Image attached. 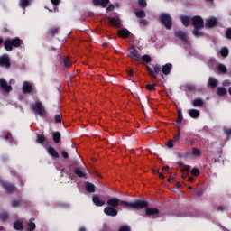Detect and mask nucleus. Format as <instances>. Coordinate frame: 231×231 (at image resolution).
Here are the masks:
<instances>
[{
	"mask_svg": "<svg viewBox=\"0 0 231 231\" xmlns=\"http://www.w3.org/2000/svg\"><path fill=\"white\" fill-rule=\"evenodd\" d=\"M60 122H62V117L60 116V115H56L55 116V124H60Z\"/></svg>",
	"mask_w": 231,
	"mask_h": 231,
	"instance_id": "49530a36",
	"label": "nucleus"
},
{
	"mask_svg": "<svg viewBox=\"0 0 231 231\" xmlns=\"http://www.w3.org/2000/svg\"><path fill=\"white\" fill-rule=\"evenodd\" d=\"M175 37H178V39H180V41L184 44H189V40L187 39V32L181 30L175 31Z\"/></svg>",
	"mask_w": 231,
	"mask_h": 231,
	"instance_id": "6e6552de",
	"label": "nucleus"
},
{
	"mask_svg": "<svg viewBox=\"0 0 231 231\" xmlns=\"http://www.w3.org/2000/svg\"><path fill=\"white\" fill-rule=\"evenodd\" d=\"M22 90L23 95H33V93H36L35 87L32 86V83L29 81H23Z\"/></svg>",
	"mask_w": 231,
	"mask_h": 231,
	"instance_id": "0eeeda50",
	"label": "nucleus"
},
{
	"mask_svg": "<svg viewBox=\"0 0 231 231\" xmlns=\"http://www.w3.org/2000/svg\"><path fill=\"white\" fill-rule=\"evenodd\" d=\"M217 68L221 71V73H226V67L225 65L218 64Z\"/></svg>",
	"mask_w": 231,
	"mask_h": 231,
	"instance_id": "79ce46f5",
	"label": "nucleus"
},
{
	"mask_svg": "<svg viewBox=\"0 0 231 231\" xmlns=\"http://www.w3.org/2000/svg\"><path fill=\"white\" fill-rule=\"evenodd\" d=\"M6 219H8V213L6 211L0 213V221H6Z\"/></svg>",
	"mask_w": 231,
	"mask_h": 231,
	"instance_id": "c9c22d12",
	"label": "nucleus"
},
{
	"mask_svg": "<svg viewBox=\"0 0 231 231\" xmlns=\"http://www.w3.org/2000/svg\"><path fill=\"white\" fill-rule=\"evenodd\" d=\"M63 158H68L69 155L68 154V152H62Z\"/></svg>",
	"mask_w": 231,
	"mask_h": 231,
	"instance_id": "69168bd1",
	"label": "nucleus"
},
{
	"mask_svg": "<svg viewBox=\"0 0 231 231\" xmlns=\"http://www.w3.org/2000/svg\"><path fill=\"white\" fill-rule=\"evenodd\" d=\"M174 141H172V140H170V141H168V143H167V147H168V149H172V147H174V144L172 143Z\"/></svg>",
	"mask_w": 231,
	"mask_h": 231,
	"instance_id": "3c124183",
	"label": "nucleus"
},
{
	"mask_svg": "<svg viewBox=\"0 0 231 231\" xmlns=\"http://www.w3.org/2000/svg\"><path fill=\"white\" fill-rule=\"evenodd\" d=\"M159 21L166 30H172V17L169 13H162L159 15Z\"/></svg>",
	"mask_w": 231,
	"mask_h": 231,
	"instance_id": "39448f33",
	"label": "nucleus"
},
{
	"mask_svg": "<svg viewBox=\"0 0 231 231\" xmlns=\"http://www.w3.org/2000/svg\"><path fill=\"white\" fill-rule=\"evenodd\" d=\"M138 6L140 8H147V1H145V0H138Z\"/></svg>",
	"mask_w": 231,
	"mask_h": 231,
	"instance_id": "4c0bfd02",
	"label": "nucleus"
},
{
	"mask_svg": "<svg viewBox=\"0 0 231 231\" xmlns=\"http://www.w3.org/2000/svg\"><path fill=\"white\" fill-rule=\"evenodd\" d=\"M146 89H148V91H154L156 88H154V85L148 84Z\"/></svg>",
	"mask_w": 231,
	"mask_h": 231,
	"instance_id": "8fccbe9b",
	"label": "nucleus"
},
{
	"mask_svg": "<svg viewBox=\"0 0 231 231\" xmlns=\"http://www.w3.org/2000/svg\"><path fill=\"white\" fill-rule=\"evenodd\" d=\"M101 0H93V4L95 6H98V5H100Z\"/></svg>",
	"mask_w": 231,
	"mask_h": 231,
	"instance_id": "e2e57ef3",
	"label": "nucleus"
},
{
	"mask_svg": "<svg viewBox=\"0 0 231 231\" xmlns=\"http://www.w3.org/2000/svg\"><path fill=\"white\" fill-rule=\"evenodd\" d=\"M143 208H146V216H158L160 214V210L156 208H149V203L147 202V206Z\"/></svg>",
	"mask_w": 231,
	"mask_h": 231,
	"instance_id": "ddd939ff",
	"label": "nucleus"
},
{
	"mask_svg": "<svg viewBox=\"0 0 231 231\" xmlns=\"http://www.w3.org/2000/svg\"><path fill=\"white\" fill-rule=\"evenodd\" d=\"M86 190L90 193L95 192V185L91 182H86Z\"/></svg>",
	"mask_w": 231,
	"mask_h": 231,
	"instance_id": "bb28decb",
	"label": "nucleus"
},
{
	"mask_svg": "<svg viewBox=\"0 0 231 231\" xmlns=\"http://www.w3.org/2000/svg\"><path fill=\"white\" fill-rule=\"evenodd\" d=\"M226 39L231 40V28H227L226 31Z\"/></svg>",
	"mask_w": 231,
	"mask_h": 231,
	"instance_id": "09e8293b",
	"label": "nucleus"
},
{
	"mask_svg": "<svg viewBox=\"0 0 231 231\" xmlns=\"http://www.w3.org/2000/svg\"><path fill=\"white\" fill-rule=\"evenodd\" d=\"M180 21H181L183 26L188 28V26L190 23V17L183 15V16L180 17Z\"/></svg>",
	"mask_w": 231,
	"mask_h": 231,
	"instance_id": "412c9836",
	"label": "nucleus"
},
{
	"mask_svg": "<svg viewBox=\"0 0 231 231\" xmlns=\"http://www.w3.org/2000/svg\"><path fill=\"white\" fill-rule=\"evenodd\" d=\"M23 44V40L21 38L16 37L14 39H7L4 42V46L6 51H12L14 48H19Z\"/></svg>",
	"mask_w": 231,
	"mask_h": 231,
	"instance_id": "20e7f679",
	"label": "nucleus"
},
{
	"mask_svg": "<svg viewBox=\"0 0 231 231\" xmlns=\"http://www.w3.org/2000/svg\"><path fill=\"white\" fill-rule=\"evenodd\" d=\"M128 57H133L134 59H140V53L138 52L134 45H132L129 48Z\"/></svg>",
	"mask_w": 231,
	"mask_h": 231,
	"instance_id": "2eb2a0df",
	"label": "nucleus"
},
{
	"mask_svg": "<svg viewBox=\"0 0 231 231\" xmlns=\"http://www.w3.org/2000/svg\"><path fill=\"white\" fill-rule=\"evenodd\" d=\"M191 21L194 28L192 31L194 37H205V32H199L200 30H203V28H205V22L203 21V18L199 15H196L191 18Z\"/></svg>",
	"mask_w": 231,
	"mask_h": 231,
	"instance_id": "f03ea898",
	"label": "nucleus"
},
{
	"mask_svg": "<svg viewBox=\"0 0 231 231\" xmlns=\"http://www.w3.org/2000/svg\"><path fill=\"white\" fill-rule=\"evenodd\" d=\"M218 84L217 79H214V78H209L208 79V86H210V88H217Z\"/></svg>",
	"mask_w": 231,
	"mask_h": 231,
	"instance_id": "cd10ccee",
	"label": "nucleus"
},
{
	"mask_svg": "<svg viewBox=\"0 0 231 231\" xmlns=\"http://www.w3.org/2000/svg\"><path fill=\"white\" fill-rule=\"evenodd\" d=\"M205 102L201 98H196L193 101V107H201Z\"/></svg>",
	"mask_w": 231,
	"mask_h": 231,
	"instance_id": "393cba45",
	"label": "nucleus"
},
{
	"mask_svg": "<svg viewBox=\"0 0 231 231\" xmlns=\"http://www.w3.org/2000/svg\"><path fill=\"white\" fill-rule=\"evenodd\" d=\"M104 214H106V216H110L111 217H116V216H118V210H116V208L107 206L104 208Z\"/></svg>",
	"mask_w": 231,
	"mask_h": 231,
	"instance_id": "1a4fd4ad",
	"label": "nucleus"
},
{
	"mask_svg": "<svg viewBox=\"0 0 231 231\" xmlns=\"http://www.w3.org/2000/svg\"><path fill=\"white\" fill-rule=\"evenodd\" d=\"M53 142L55 143H59V142H60V132H54L53 133Z\"/></svg>",
	"mask_w": 231,
	"mask_h": 231,
	"instance_id": "2f4dec72",
	"label": "nucleus"
},
{
	"mask_svg": "<svg viewBox=\"0 0 231 231\" xmlns=\"http://www.w3.org/2000/svg\"><path fill=\"white\" fill-rule=\"evenodd\" d=\"M191 174L192 176H199V170H198V168H193L191 170Z\"/></svg>",
	"mask_w": 231,
	"mask_h": 231,
	"instance_id": "c03bdc74",
	"label": "nucleus"
},
{
	"mask_svg": "<svg viewBox=\"0 0 231 231\" xmlns=\"http://www.w3.org/2000/svg\"><path fill=\"white\" fill-rule=\"evenodd\" d=\"M108 207L117 208L119 205L121 207H131L132 208H135L136 210H140L144 207H147V201L145 200H136L135 202H127L125 200H120L117 198L109 199L106 201Z\"/></svg>",
	"mask_w": 231,
	"mask_h": 231,
	"instance_id": "f257e3e1",
	"label": "nucleus"
},
{
	"mask_svg": "<svg viewBox=\"0 0 231 231\" xmlns=\"http://www.w3.org/2000/svg\"><path fill=\"white\" fill-rule=\"evenodd\" d=\"M3 32H4V33H8V32H10V31H9L8 28L5 27V28L3 29Z\"/></svg>",
	"mask_w": 231,
	"mask_h": 231,
	"instance_id": "774afa93",
	"label": "nucleus"
},
{
	"mask_svg": "<svg viewBox=\"0 0 231 231\" xmlns=\"http://www.w3.org/2000/svg\"><path fill=\"white\" fill-rule=\"evenodd\" d=\"M0 59H10V57L8 56V54H3L2 56H0Z\"/></svg>",
	"mask_w": 231,
	"mask_h": 231,
	"instance_id": "338daca9",
	"label": "nucleus"
},
{
	"mask_svg": "<svg viewBox=\"0 0 231 231\" xmlns=\"http://www.w3.org/2000/svg\"><path fill=\"white\" fill-rule=\"evenodd\" d=\"M75 174L78 175L79 178H84L85 180L88 178V175L86 174V172H84V171H82V169L80 168H76L74 170Z\"/></svg>",
	"mask_w": 231,
	"mask_h": 231,
	"instance_id": "aec40b11",
	"label": "nucleus"
},
{
	"mask_svg": "<svg viewBox=\"0 0 231 231\" xmlns=\"http://www.w3.org/2000/svg\"><path fill=\"white\" fill-rule=\"evenodd\" d=\"M0 66L2 68H10V60L9 59H0Z\"/></svg>",
	"mask_w": 231,
	"mask_h": 231,
	"instance_id": "5701e85b",
	"label": "nucleus"
},
{
	"mask_svg": "<svg viewBox=\"0 0 231 231\" xmlns=\"http://www.w3.org/2000/svg\"><path fill=\"white\" fill-rule=\"evenodd\" d=\"M2 186L5 189L8 194H11L13 190H15V186L10 182H2Z\"/></svg>",
	"mask_w": 231,
	"mask_h": 231,
	"instance_id": "f3484780",
	"label": "nucleus"
},
{
	"mask_svg": "<svg viewBox=\"0 0 231 231\" xmlns=\"http://www.w3.org/2000/svg\"><path fill=\"white\" fill-rule=\"evenodd\" d=\"M215 26H217V18L212 17L206 21L205 28H207V30H210V28H215Z\"/></svg>",
	"mask_w": 231,
	"mask_h": 231,
	"instance_id": "9b49d317",
	"label": "nucleus"
},
{
	"mask_svg": "<svg viewBox=\"0 0 231 231\" xmlns=\"http://www.w3.org/2000/svg\"><path fill=\"white\" fill-rule=\"evenodd\" d=\"M118 231H131V227L129 226H123Z\"/></svg>",
	"mask_w": 231,
	"mask_h": 231,
	"instance_id": "de8ad7c7",
	"label": "nucleus"
},
{
	"mask_svg": "<svg viewBox=\"0 0 231 231\" xmlns=\"http://www.w3.org/2000/svg\"><path fill=\"white\" fill-rule=\"evenodd\" d=\"M109 5V0H101L100 5H102L103 8H106Z\"/></svg>",
	"mask_w": 231,
	"mask_h": 231,
	"instance_id": "a18cd8bd",
	"label": "nucleus"
},
{
	"mask_svg": "<svg viewBox=\"0 0 231 231\" xmlns=\"http://www.w3.org/2000/svg\"><path fill=\"white\" fill-rule=\"evenodd\" d=\"M193 156H201V150L199 148H192Z\"/></svg>",
	"mask_w": 231,
	"mask_h": 231,
	"instance_id": "58836bf2",
	"label": "nucleus"
},
{
	"mask_svg": "<svg viewBox=\"0 0 231 231\" xmlns=\"http://www.w3.org/2000/svg\"><path fill=\"white\" fill-rule=\"evenodd\" d=\"M14 230L22 231V230H23L24 226L23 225V222L15 221L14 223Z\"/></svg>",
	"mask_w": 231,
	"mask_h": 231,
	"instance_id": "b1692460",
	"label": "nucleus"
},
{
	"mask_svg": "<svg viewBox=\"0 0 231 231\" xmlns=\"http://www.w3.org/2000/svg\"><path fill=\"white\" fill-rule=\"evenodd\" d=\"M60 31V27L59 26L50 27L47 30V35H50V37H55V35H59Z\"/></svg>",
	"mask_w": 231,
	"mask_h": 231,
	"instance_id": "4468645a",
	"label": "nucleus"
},
{
	"mask_svg": "<svg viewBox=\"0 0 231 231\" xmlns=\"http://www.w3.org/2000/svg\"><path fill=\"white\" fill-rule=\"evenodd\" d=\"M135 16L137 17V19H143L144 17H146L145 11L143 10L135 11Z\"/></svg>",
	"mask_w": 231,
	"mask_h": 231,
	"instance_id": "c85d7f7f",
	"label": "nucleus"
},
{
	"mask_svg": "<svg viewBox=\"0 0 231 231\" xmlns=\"http://www.w3.org/2000/svg\"><path fill=\"white\" fill-rule=\"evenodd\" d=\"M48 152L51 156H52L53 158H59V152H57V150H55V148L50 146L48 148Z\"/></svg>",
	"mask_w": 231,
	"mask_h": 231,
	"instance_id": "4be33fe9",
	"label": "nucleus"
},
{
	"mask_svg": "<svg viewBox=\"0 0 231 231\" xmlns=\"http://www.w3.org/2000/svg\"><path fill=\"white\" fill-rule=\"evenodd\" d=\"M180 137H181V132H180V128H179L178 134H176V135L173 137L172 142H178Z\"/></svg>",
	"mask_w": 231,
	"mask_h": 231,
	"instance_id": "37998d69",
	"label": "nucleus"
},
{
	"mask_svg": "<svg viewBox=\"0 0 231 231\" xmlns=\"http://www.w3.org/2000/svg\"><path fill=\"white\" fill-rule=\"evenodd\" d=\"M27 6H30V0H22L21 1V7L26 8Z\"/></svg>",
	"mask_w": 231,
	"mask_h": 231,
	"instance_id": "ea45409f",
	"label": "nucleus"
},
{
	"mask_svg": "<svg viewBox=\"0 0 231 231\" xmlns=\"http://www.w3.org/2000/svg\"><path fill=\"white\" fill-rule=\"evenodd\" d=\"M109 24L111 26H115V28H122V21L118 17H109L108 18Z\"/></svg>",
	"mask_w": 231,
	"mask_h": 231,
	"instance_id": "f8f14e48",
	"label": "nucleus"
},
{
	"mask_svg": "<svg viewBox=\"0 0 231 231\" xmlns=\"http://www.w3.org/2000/svg\"><path fill=\"white\" fill-rule=\"evenodd\" d=\"M228 53H229V51H228V48L226 47H223L221 50H220V55L224 58H226L228 57Z\"/></svg>",
	"mask_w": 231,
	"mask_h": 231,
	"instance_id": "473e14b6",
	"label": "nucleus"
},
{
	"mask_svg": "<svg viewBox=\"0 0 231 231\" xmlns=\"http://www.w3.org/2000/svg\"><path fill=\"white\" fill-rule=\"evenodd\" d=\"M151 60H152L151 59H143L142 64H143V66L146 67V69H147L149 75L152 77V79H157L158 73H160V71H162V67H160V65H154L153 70H152L151 66L148 65V64H150Z\"/></svg>",
	"mask_w": 231,
	"mask_h": 231,
	"instance_id": "7ed1b4c3",
	"label": "nucleus"
},
{
	"mask_svg": "<svg viewBox=\"0 0 231 231\" xmlns=\"http://www.w3.org/2000/svg\"><path fill=\"white\" fill-rule=\"evenodd\" d=\"M149 22H147V20H141L140 21V24H142L143 26H147Z\"/></svg>",
	"mask_w": 231,
	"mask_h": 231,
	"instance_id": "680f3d73",
	"label": "nucleus"
},
{
	"mask_svg": "<svg viewBox=\"0 0 231 231\" xmlns=\"http://www.w3.org/2000/svg\"><path fill=\"white\" fill-rule=\"evenodd\" d=\"M224 133L226 136H231V128H224Z\"/></svg>",
	"mask_w": 231,
	"mask_h": 231,
	"instance_id": "603ef678",
	"label": "nucleus"
},
{
	"mask_svg": "<svg viewBox=\"0 0 231 231\" xmlns=\"http://www.w3.org/2000/svg\"><path fill=\"white\" fill-rule=\"evenodd\" d=\"M118 35L121 37V39H127L129 35H131V32L127 29H122L118 31Z\"/></svg>",
	"mask_w": 231,
	"mask_h": 231,
	"instance_id": "6ab92c4d",
	"label": "nucleus"
},
{
	"mask_svg": "<svg viewBox=\"0 0 231 231\" xmlns=\"http://www.w3.org/2000/svg\"><path fill=\"white\" fill-rule=\"evenodd\" d=\"M183 122V114L181 113V110H178V119H177V127L180 129V124Z\"/></svg>",
	"mask_w": 231,
	"mask_h": 231,
	"instance_id": "c756f323",
	"label": "nucleus"
},
{
	"mask_svg": "<svg viewBox=\"0 0 231 231\" xmlns=\"http://www.w3.org/2000/svg\"><path fill=\"white\" fill-rule=\"evenodd\" d=\"M107 12H113V10H115V5L113 4H110L107 8H106Z\"/></svg>",
	"mask_w": 231,
	"mask_h": 231,
	"instance_id": "5fc2aeb1",
	"label": "nucleus"
},
{
	"mask_svg": "<svg viewBox=\"0 0 231 231\" xmlns=\"http://www.w3.org/2000/svg\"><path fill=\"white\" fill-rule=\"evenodd\" d=\"M31 109L34 114L38 115L42 118L46 116V109H44V106L41 101H36L35 103L31 105Z\"/></svg>",
	"mask_w": 231,
	"mask_h": 231,
	"instance_id": "423d86ee",
	"label": "nucleus"
},
{
	"mask_svg": "<svg viewBox=\"0 0 231 231\" xmlns=\"http://www.w3.org/2000/svg\"><path fill=\"white\" fill-rule=\"evenodd\" d=\"M217 95L218 97H225V95H226V88H223V87H219L217 88Z\"/></svg>",
	"mask_w": 231,
	"mask_h": 231,
	"instance_id": "7c9ffc66",
	"label": "nucleus"
},
{
	"mask_svg": "<svg viewBox=\"0 0 231 231\" xmlns=\"http://www.w3.org/2000/svg\"><path fill=\"white\" fill-rule=\"evenodd\" d=\"M188 89H189V91H196V86H194V85H189V86L188 87Z\"/></svg>",
	"mask_w": 231,
	"mask_h": 231,
	"instance_id": "bf43d9fd",
	"label": "nucleus"
},
{
	"mask_svg": "<svg viewBox=\"0 0 231 231\" xmlns=\"http://www.w3.org/2000/svg\"><path fill=\"white\" fill-rule=\"evenodd\" d=\"M62 63L64 64V66H66V68H69V66H71V61L69 60V59H63Z\"/></svg>",
	"mask_w": 231,
	"mask_h": 231,
	"instance_id": "a19ab883",
	"label": "nucleus"
},
{
	"mask_svg": "<svg viewBox=\"0 0 231 231\" xmlns=\"http://www.w3.org/2000/svg\"><path fill=\"white\" fill-rule=\"evenodd\" d=\"M223 86H224V87H228V86H230V80H228V79L224 80Z\"/></svg>",
	"mask_w": 231,
	"mask_h": 231,
	"instance_id": "052dcab7",
	"label": "nucleus"
},
{
	"mask_svg": "<svg viewBox=\"0 0 231 231\" xmlns=\"http://www.w3.org/2000/svg\"><path fill=\"white\" fill-rule=\"evenodd\" d=\"M127 71V74L129 75V77H134V70L132 69H129Z\"/></svg>",
	"mask_w": 231,
	"mask_h": 231,
	"instance_id": "6e6d98bb",
	"label": "nucleus"
},
{
	"mask_svg": "<svg viewBox=\"0 0 231 231\" xmlns=\"http://www.w3.org/2000/svg\"><path fill=\"white\" fill-rule=\"evenodd\" d=\"M193 196H198L199 198H201L203 196V189H195L192 191Z\"/></svg>",
	"mask_w": 231,
	"mask_h": 231,
	"instance_id": "72a5a7b5",
	"label": "nucleus"
},
{
	"mask_svg": "<svg viewBox=\"0 0 231 231\" xmlns=\"http://www.w3.org/2000/svg\"><path fill=\"white\" fill-rule=\"evenodd\" d=\"M92 201L96 207H104V205H106V202L101 200L100 198H98L97 195L92 197Z\"/></svg>",
	"mask_w": 231,
	"mask_h": 231,
	"instance_id": "a211bd4d",
	"label": "nucleus"
},
{
	"mask_svg": "<svg viewBox=\"0 0 231 231\" xmlns=\"http://www.w3.org/2000/svg\"><path fill=\"white\" fill-rule=\"evenodd\" d=\"M27 226H28V228H27L28 231H33L36 228L35 223H33L32 221H30L27 224Z\"/></svg>",
	"mask_w": 231,
	"mask_h": 231,
	"instance_id": "e433bc0d",
	"label": "nucleus"
},
{
	"mask_svg": "<svg viewBox=\"0 0 231 231\" xmlns=\"http://www.w3.org/2000/svg\"><path fill=\"white\" fill-rule=\"evenodd\" d=\"M0 88L5 93H10L12 91V86L8 85V82L3 78L0 79Z\"/></svg>",
	"mask_w": 231,
	"mask_h": 231,
	"instance_id": "9d476101",
	"label": "nucleus"
},
{
	"mask_svg": "<svg viewBox=\"0 0 231 231\" xmlns=\"http://www.w3.org/2000/svg\"><path fill=\"white\" fill-rule=\"evenodd\" d=\"M58 55H59L60 59H70L69 56H62V54H60V51H58Z\"/></svg>",
	"mask_w": 231,
	"mask_h": 231,
	"instance_id": "13d9d810",
	"label": "nucleus"
},
{
	"mask_svg": "<svg viewBox=\"0 0 231 231\" xmlns=\"http://www.w3.org/2000/svg\"><path fill=\"white\" fill-rule=\"evenodd\" d=\"M51 3L54 6H59V5H60V0H51Z\"/></svg>",
	"mask_w": 231,
	"mask_h": 231,
	"instance_id": "864d4df0",
	"label": "nucleus"
},
{
	"mask_svg": "<svg viewBox=\"0 0 231 231\" xmlns=\"http://www.w3.org/2000/svg\"><path fill=\"white\" fill-rule=\"evenodd\" d=\"M171 71H172V64L167 63L162 66V73L165 76L171 75Z\"/></svg>",
	"mask_w": 231,
	"mask_h": 231,
	"instance_id": "dca6fc26",
	"label": "nucleus"
},
{
	"mask_svg": "<svg viewBox=\"0 0 231 231\" xmlns=\"http://www.w3.org/2000/svg\"><path fill=\"white\" fill-rule=\"evenodd\" d=\"M36 142L37 143H44V142H46V137L43 134H38Z\"/></svg>",
	"mask_w": 231,
	"mask_h": 231,
	"instance_id": "f704fd0d",
	"label": "nucleus"
},
{
	"mask_svg": "<svg viewBox=\"0 0 231 231\" xmlns=\"http://www.w3.org/2000/svg\"><path fill=\"white\" fill-rule=\"evenodd\" d=\"M189 115L191 118H199V111L197 109H190L189 111Z\"/></svg>",
	"mask_w": 231,
	"mask_h": 231,
	"instance_id": "a878e982",
	"label": "nucleus"
},
{
	"mask_svg": "<svg viewBox=\"0 0 231 231\" xmlns=\"http://www.w3.org/2000/svg\"><path fill=\"white\" fill-rule=\"evenodd\" d=\"M12 207L15 208L16 207H19V200H13Z\"/></svg>",
	"mask_w": 231,
	"mask_h": 231,
	"instance_id": "4d7b16f0",
	"label": "nucleus"
},
{
	"mask_svg": "<svg viewBox=\"0 0 231 231\" xmlns=\"http://www.w3.org/2000/svg\"><path fill=\"white\" fill-rule=\"evenodd\" d=\"M217 210L218 212H223V210H225V208H224L223 206H219V207L217 208Z\"/></svg>",
	"mask_w": 231,
	"mask_h": 231,
	"instance_id": "0e129e2a",
	"label": "nucleus"
}]
</instances>
